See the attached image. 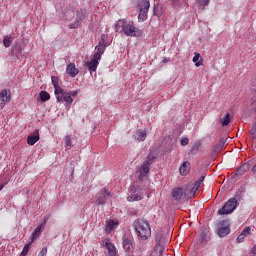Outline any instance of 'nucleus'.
Wrapping results in <instances>:
<instances>
[{
    "label": "nucleus",
    "mask_w": 256,
    "mask_h": 256,
    "mask_svg": "<svg viewBox=\"0 0 256 256\" xmlns=\"http://www.w3.org/2000/svg\"><path fill=\"white\" fill-rule=\"evenodd\" d=\"M83 19H85V10L77 13L76 22L70 25V29H77V26L83 23Z\"/></svg>",
    "instance_id": "obj_16"
},
{
    "label": "nucleus",
    "mask_w": 256,
    "mask_h": 256,
    "mask_svg": "<svg viewBox=\"0 0 256 256\" xmlns=\"http://www.w3.org/2000/svg\"><path fill=\"white\" fill-rule=\"evenodd\" d=\"M154 15L156 17H161V15H163V9L161 8V6H155L154 7Z\"/></svg>",
    "instance_id": "obj_30"
},
{
    "label": "nucleus",
    "mask_w": 256,
    "mask_h": 256,
    "mask_svg": "<svg viewBox=\"0 0 256 256\" xmlns=\"http://www.w3.org/2000/svg\"><path fill=\"white\" fill-rule=\"evenodd\" d=\"M0 109H3L7 103L11 101V91L7 89H2L0 91Z\"/></svg>",
    "instance_id": "obj_10"
},
{
    "label": "nucleus",
    "mask_w": 256,
    "mask_h": 256,
    "mask_svg": "<svg viewBox=\"0 0 256 256\" xmlns=\"http://www.w3.org/2000/svg\"><path fill=\"white\" fill-rule=\"evenodd\" d=\"M136 141H145L147 139V132L143 130H137L134 134Z\"/></svg>",
    "instance_id": "obj_23"
},
{
    "label": "nucleus",
    "mask_w": 256,
    "mask_h": 256,
    "mask_svg": "<svg viewBox=\"0 0 256 256\" xmlns=\"http://www.w3.org/2000/svg\"><path fill=\"white\" fill-rule=\"evenodd\" d=\"M47 255V247L42 248L38 256H44Z\"/></svg>",
    "instance_id": "obj_40"
},
{
    "label": "nucleus",
    "mask_w": 256,
    "mask_h": 256,
    "mask_svg": "<svg viewBox=\"0 0 256 256\" xmlns=\"http://www.w3.org/2000/svg\"><path fill=\"white\" fill-rule=\"evenodd\" d=\"M253 173H256V164L252 168Z\"/></svg>",
    "instance_id": "obj_43"
},
{
    "label": "nucleus",
    "mask_w": 256,
    "mask_h": 256,
    "mask_svg": "<svg viewBox=\"0 0 256 256\" xmlns=\"http://www.w3.org/2000/svg\"><path fill=\"white\" fill-rule=\"evenodd\" d=\"M107 34H102L101 39L98 45L95 47L96 52L94 53L93 57L96 59H101L103 57V53H105V49H107L109 43H107Z\"/></svg>",
    "instance_id": "obj_6"
},
{
    "label": "nucleus",
    "mask_w": 256,
    "mask_h": 256,
    "mask_svg": "<svg viewBox=\"0 0 256 256\" xmlns=\"http://www.w3.org/2000/svg\"><path fill=\"white\" fill-rule=\"evenodd\" d=\"M155 159H157V156L155 155V153L150 152L145 161H149L151 165L155 161Z\"/></svg>",
    "instance_id": "obj_31"
},
{
    "label": "nucleus",
    "mask_w": 256,
    "mask_h": 256,
    "mask_svg": "<svg viewBox=\"0 0 256 256\" xmlns=\"http://www.w3.org/2000/svg\"><path fill=\"white\" fill-rule=\"evenodd\" d=\"M134 228L140 241H147L151 237V225H149L147 220H136L134 222Z\"/></svg>",
    "instance_id": "obj_2"
},
{
    "label": "nucleus",
    "mask_w": 256,
    "mask_h": 256,
    "mask_svg": "<svg viewBox=\"0 0 256 256\" xmlns=\"http://www.w3.org/2000/svg\"><path fill=\"white\" fill-rule=\"evenodd\" d=\"M211 0H196V5L198 9H201L203 11L206 7L209 6Z\"/></svg>",
    "instance_id": "obj_25"
},
{
    "label": "nucleus",
    "mask_w": 256,
    "mask_h": 256,
    "mask_svg": "<svg viewBox=\"0 0 256 256\" xmlns=\"http://www.w3.org/2000/svg\"><path fill=\"white\" fill-rule=\"evenodd\" d=\"M64 143L65 147H71V136H65Z\"/></svg>",
    "instance_id": "obj_37"
},
{
    "label": "nucleus",
    "mask_w": 256,
    "mask_h": 256,
    "mask_svg": "<svg viewBox=\"0 0 256 256\" xmlns=\"http://www.w3.org/2000/svg\"><path fill=\"white\" fill-rule=\"evenodd\" d=\"M117 227H119V222H117V221L109 220L106 223V231L108 233H111V231H113L114 229H117Z\"/></svg>",
    "instance_id": "obj_22"
},
{
    "label": "nucleus",
    "mask_w": 256,
    "mask_h": 256,
    "mask_svg": "<svg viewBox=\"0 0 256 256\" xmlns=\"http://www.w3.org/2000/svg\"><path fill=\"white\" fill-rule=\"evenodd\" d=\"M245 171H247V166L242 165L239 169H237V175H245Z\"/></svg>",
    "instance_id": "obj_33"
},
{
    "label": "nucleus",
    "mask_w": 256,
    "mask_h": 256,
    "mask_svg": "<svg viewBox=\"0 0 256 256\" xmlns=\"http://www.w3.org/2000/svg\"><path fill=\"white\" fill-rule=\"evenodd\" d=\"M143 199V193L139 191L135 186L130 188V192L127 197V201L133 203L134 201H141Z\"/></svg>",
    "instance_id": "obj_8"
},
{
    "label": "nucleus",
    "mask_w": 256,
    "mask_h": 256,
    "mask_svg": "<svg viewBox=\"0 0 256 256\" xmlns=\"http://www.w3.org/2000/svg\"><path fill=\"white\" fill-rule=\"evenodd\" d=\"M122 33L127 37H141L142 32L139 28L135 27L133 21L120 20Z\"/></svg>",
    "instance_id": "obj_4"
},
{
    "label": "nucleus",
    "mask_w": 256,
    "mask_h": 256,
    "mask_svg": "<svg viewBox=\"0 0 256 256\" xmlns=\"http://www.w3.org/2000/svg\"><path fill=\"white\" fill-rule=\"evenodd\" d=\"M192 61L195 63V67H201L203 65V58H201V54L198 52L194 53Z\"/></svg>",
    "instance_id": "obj_24"
},
{
    "label": "nucleus",
    "mask_w": 256,
    "mask_h": 256,
    "mask_svg": "<svg viewBox=\"0 0 256 256\" xmlns=\"http://www.w3.org/2000/svg\"><path fill=\"white\" fill-rule=\"evenodd\" d=\"M173 9L179 11V9H183L185 5H187V0H171Z\"/></svg>",
    "instance_id": "obj_20"
},
{
    "label": "nucleus",
    "mask_w": 256,
    "mask_h": 256,
    "mask_svg": "<svg viewBox=\"0 0 256 256\" xmlns=\"http://www.w3.org/2000/svg\"><path fill=\"white\" fill-rule=\"evenodd\" d=\"M104 247H106L109 256H117V249L110 240L104 241Z\"/></svg>",
    "instance_id": "obj_15"
},
{
    "label": "nucleus",
    "mask_w": 256,
    "mask_h": 256,
    "mask_svg": "<svg viewBox=\"0 0 256 256\" xmlns=\"http://www.w3.org/2000/svg\"><path fill=\"white\" fill-rule=\"evenodd\" d=\"M219 237H227L228 233H231V229L229 228V222L228 221H221L218 224V231H217Z\"/></svg>",
    "instance_id": "obj_9"
},
{
    "label": "nucleus",
    "mask_w": 256,
    "mask_h": 256,
    "mask_svg": "<svg viewBox=\"0 0 256 256\" xmlns=\"http://www.w3.org/2000/svg\"><path fill=\"white\" fill-rule=\"evenodd\" d=\"M40 99H41V101H49L50 99H51V95H49V92H47V91H42L41 93H40Z\"/></svg>",
    "instance_id": "obj_29"
},
{
    "label": "nucleus",
    "mask_w": 256,
    "mask_h": 256,
    "mask_svg": "<svg viewBox=\"0 0 256 256\" xmlns=\"http://www.w3.org/2000/svg\"><path fill=\"white\" fill-rule=\"evenodd\" d=\"M45 228V224H40L38 227H36L32 233V240L31 243L35 241L43 233V229Z\"/></svg>",
    "instance_id": "obj_19"
},
{
    "label": "nucleus",
    "mask_w": 256,
    "mask_h": 256,
    "mask_svg": "<svg viewBox=\"0 0 256 256\" xmlns=\"http://www.w3.org/2000/svg\"><path fill=\"white\" fill-rule=\"evenodd\" d=\"M47 221H49V216H45V217L43 218V223H42V225H44V227H45V223H47Z\"/></svg>",
    "instance_id": "obj_42"
},
{
    "label": "nucleus",
    "mask_w": 256,
    "mask_h": 256,
    "mask_svg": "<svg viewBox=\"0 0 256 256\" xmlns=\"http://www.w3.org/2000/svg\"><path fill=\"white\" fill-rule=\"evenodd\" d=\"M240 234H242L244 237H249V235H251V227H246Z\"/></svg>",
    "instance_id": "obj_34"
},
{
    "label": "nucleus",
    "mask_w": 256,
    "mask_h": 256,
    "mask_svg": "<svg viewBox=\"0 0 256 256\" xmlns=\"http://www.w3.org/2000/svg\"><path fill=\"white\" fill-rule=\"evenodd\" d=\"M100 58H96L95 56L92 57L90 62H86L84 65L90 71V73H95L97 71V67H99Z\"/></svg>",
    "instance_id": "obj_13"
},
{
    "label": "nucleus",
    "mask_w": 256,
    "mask_h": 256,
    "mask_svg": "<svg viewBox=\"0 0 256 256\" xmlns=\"http://www.w3.org/2000/svg\"><path fill=\"white\" fill-rule=\"evenodd\" d=\"M237 205H239V203L237 202V199L235 198L229 199L224 204V206L218 210V215H231V213H233V211L237 209Z\"/></svg>",
    "instance_id": "obj_5"
},
{
    "label": "nucleus",
    "mask_w": 256,
    "mask_h": 256,
    "mask_svg": "<svg viewBox=\"0 0 256 256\" xmlns=\"http://www.w3.org/2000/svg\"><path fill=\"white\" fill-rule=\"evenodd\" d=\"M183 195H185V191L183 190V188H174L172 190V197L176 201H179V199H182Z\"/></svg>",
    "instance_id": "obj_18"
},
{
    "label": "nucleus",
    "mask_w": 256,
    "mask_h": 256,
    "mask_svg": "<svg viewBox=\"0 0 256 256\" xmlns=\"http://www.w3.org/2000/svg\"><path fill=\"white\" fill-rule=\"evenodd\" d=\"M52 85L54 87V95L58 103H66V107H71L73 105V97L79 94L78 90L65 91L63 88L59 87V78L56 76L51 77Z\"/></svg>",
    "instance_id": "obj_1"
},
{
    "label": "nucleus",
    "mask_w": 256,
    "mask_h": 256,
    "mask_svg": "<svg viewBox=\"0 0 256 256\" xmlns=\"http://www.w3.org/2000/svg\"><path fill=\"white\" fill-rule=\"evenodd\" d=\"M149 7H151V4L147 0H142L138 3V9L140 11L138 15L139 22L147 21V13L149 11Z\"/></svg>",
    "instance_id": "obj_7"
},
{
    "label": "nucleus",
    "mask_w": 256,
    "mask_h": 256,
    "mask_svg": "<svg viewBox=\"0 0 256 256\" xmlns=\"http://www.w3.org/2000/svg\"><path fill=\"white\" fill-rule=\"evenodd\" d=\"M39 141V131H35V133L30 134L27 138L28 145H35Z\"/></svg>",
    "instance_id": "obj_21"
},
{
    "label": "nucleus",
    "mask_w": 256,
    "mask_h": 256,
    "mask_svg": "<svg viewBox=\"0 0 256 256\" xmlns=\"http://www.w3.org/2000/svg\"><path fill=\"white\" fill-rule=\"evenodd\" d=\"M181 145L185 146V145H189V138H183L181 140Z\"/></svg>",
    "instance_id": "obj_39"
},
{
    "label": "nucleus",
    "mask_w": 256,
    "mask_h": 256,
    "mask_svg": "<svg viewBox=\"0 0 256 256\" xmlns=\"http://www.w3.org/2000/svg\"><path fill=\"white\" fill-rule=\"evenodd\" d=\"M179 171H180V174L187 175V172L189 171V162H183Z\"/></svg>",
    "instance_id": "obj_27"
},
{
    "label": "nucleus",
    "mask_w": 256,
    "mask_h": 256,
    "mask_svg": "<svg viewBox=\"0 0 256 256\" xmlns=\"http://www.w3.org/2000/svg\"><path fill=\"white\" fill-rule=\"evenodd\" d=\"M122 245L125 251H131V248L133 247V242H131V240H129L128 238L124 237Z\"/></svg>",
    "instance_id": "obj_26"
},
{
    "label": "nucleus",
    "mask_w": 256,
    "mask_h": 256,
    "mask_svg": "<svg viewBox=\"0 0 256 256\" xmlns=\"http://www.w3.org/2000/svg\"><path fill=\"white\" fill-rule=\"evenodd\" d=\"M121 27V20H119L116 24H115V31L118 33L119 29Z\"/></svg>",
    "instance_id": "obj_41"
},
{
    "label": "nucleus",
    "mask_w": 256,
    "mask_h": 256,
    "mask_svg": "<svg viewBox=\"0 0 256 256\" xmlns=\"http://www.w3.org/2000/svg\"><path fill=\"white\" fill-rule=\"evenodd\" d=\"M111 195L109 191L105 188H103L99 193H98V199L95 201L96 205H105L107 203V198Z\"/></svg>",
    "instance_id": "obj_11"
},
{
    "label": "nucleus",
    "mask_w": 256,
    "mask_h": 256,
    "mask_svg": "<svg viewBox=\"0 0 256 256\" xmlns=\"http://www.w3.org/2000/svg\"><path fill=\"white\" fill-rule=\"evenodd\" d=\"M205 181V176L200 177L195 183L194 186L192 187L191 191H190V195L189 197H195V193H197V191H199V188L201 187V183H203Z\"/></svg>",
    "instance_id": "obj_14"
},
{
    "label": "nucleus",
    "mask_w": 256,
    "mask_h": 256,
    "mask_svg": "<svg viewBox=\"0 0 256 256\" xmlns=\"http://www.w3.org/2000/svg\"><path fill=\"white\" fill-rule=\"evenodd\" d=\"M231 123V114L226 113V115L222 118V127H227Z\"/></svg>",
    "instance_id": "obj_28"
},
{
    "label": "nucleus",
    "mask_w": 256,
    "mask_h": 256,
    "mask_svg": "<svg viewBox=\"0 0 256 256\" xmlns=\"http://www.w3.org/2000/svg\"><path fill=\"white\" fill-rule=\"evenodd\" d=\"M2 189H3V186H0V191H2Z\"/></svg>",
    "instance_id": "obj_44"
},
{
    "label": "nucleus",
    "mask_w": 256,
    "mask_h": 256,
    "mask_svg": "<svg viewBox=\"0 0 256 256\" xmlns=\"http://www.w3.org/2000/svg\"><path fill=\"white\" fill-rule=\"evenodd\" d=\"M225 143H227V140L222 138L217 147L218 151H222V149L225 147Z\"/></svg>",
    "instance_id": "obj_35"
},
{
    "label": "nucleus",
    "mask_w": 256,
    "mask_h": 256,
    "mask_svg": "<svg viewBox=\"0 0 256 256\" xmlns=\"http://www.w3.org/2000/svg\"><path fill=\"white\" fill-rule=\"evenodd\" d=\"M66 73L70 76V77H77V75H79V69H77L75 67L74 63H70L67 65L66 67Z\"/></svg>",
    "instance_id": "obj_17"
},
{
    "label": "nucleus",
    "mask_w": 256,
    "mask_h": 256,
    "mask_svg": "<svg viewBox=\"0 0 256 256\" xmlns=\"http://www.w3.org/2000/svg\"><path fill=\"white\" fill-rule=\"evenodd\" d=\"M31 243H32V242H30V243H28V244H26V245L24 246V248H23V250H22L20 256H26L27 253H29V248L31 247Z\"/></svg>",
    "instance_id": "obj_32"
},
{
    "label": "nucleus",
    "mask_w": 256,
    "mask_h": 256,
    "mask_svg": "<svg viewBox=\"0 0 256 256\" xmlns=\"http://www.w3.org/2000/svg\"><path fill=\"white\" fill-rule=\"evenodd\" d=\"M245 237L244 235L240 234L237 238V243H243V241H245Z\"/></svg>",
    "instance_id": "obj_38"
},
{
    "label": "nucleus",
    "mask_w": 256,
    "mask_h": 256,
    "mask_svg": "<svg viewBox=\"0 0 256 256\" xmlns=\"http://www.w3.org/2000/svg\"><path fill=\"white\" fill-rule=\"evenodd\" d=\"M169 245V239L161 231L155 233V246L150 256H162L165 253V248Z\"/></svg>",
    "instance_id": "obj_3"
},
{
    "label": "nucleus",
    "mask_w": 256,
    "mask_h": 256,
    "mask_svg": "<svg viewBox=\"0 0 256 256\" xmlns=\"http://www.w3.org/2000/svg\"><path fill=\"white\" fill-rule=\"evenodd\" d=\"M5 47H11V38L9 36H6L3 40Z\"/></svg>",
    "instance_id": "obj_36"
},
{
    "label": "nucleus",
    "mask_w": 256,
    "mask_h": 256,
    "mask_svg": "<svg viewBox=\"0 0 256 256\" xmlns=\"http://www.w3.org/2000/svg\"><path fill=\"white\" fill-rule=\"evenodd\" d=\"M151 167V162L150 161H144L141 167L138 170L139 173V179H145L146 175H149V171Z\"/></svg>",
    "instance_id": "obj_12"
}]
</instances>
